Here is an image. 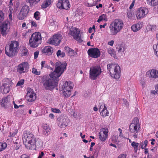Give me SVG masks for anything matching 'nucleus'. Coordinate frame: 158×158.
<instances>
[{
  "label": "nucleus",
  "mask_w": 158,
  "mask_h": 158,
  "mask_svg": "<svg viewBox=\"0 0 158 158\" xmlns=\"http://www.w3.org/2000/svg\"><path fill=\"white\" fill-rule=\"evenodd\" d=\"M67 64L58 61L55 64L54 71L48 75L43 76L41 81L44 86L46 90H51L58 85L59 77L66 69Z\"/></svg>",
  "instance_id": "1"
},
{
  "label": "nucleus",
  "mask_w": 158,
  "mask_h": 158,
  "mask_svg": "<svg viewBox=\"0 0 158 158\" xmlns=\"http://www.w3.org/2000/svg\"><path fill=\"white\" fill-rule=\"evenodd\" d=\"M22 139L23 143L27 149L35 150L36 148V142L37 141L34 135L28 131H24Z\"/></svg>",
  "instance_id": "2"
},
{
  "label": "nucleus",
  "mask_w": 158,
  "mask_h": 158,
  "mask_svg": "<svg viewBox=\"0 0 158 158\" xmlns=\"http://www.w3.org/2000/svg\"><path fill=\"white\" fill-rule=\"evenodd\" d=\"M124 26L123 21L120 19L113 20L109 26L111 35H115L123 29Z\"/></svg>",
  "instance_id": "3"
},
{
  "label": "nucleus",
  "mask_w": 158,
  "mask_h": 158,
  "mask_svg": "<svg viewBox=\"0 0 158 158\" xmlns=\"http://www.w3.org/2000/svg\"><path fill=\"white\" fill-rule=\"evenodd\" d=\"M19 48V43L16 41H11L9 46H6L5 48V53L8 56L12 57L17 54Z\"/></svg>",
  "instance_id": "4"
},
{
  "label": "nucleus",
  "mask_w": 158,
  "mask_h": 158,
  "mask_svg": "<svg viewBox=\"0 0 158 158\" xmlns=\"http://www.w3.org/2000/svg\"><path fill=\"white\" fill-rule=\"evenodd\" d=\"M42 37L41 33L36 32L31 35L29 40V44L32 48H36L41 44Z\"/></svg>",
  "instance_id": "5"
},
{
  "label": "nucleus",
  "mask_w": 158,
  "mask_h": 158,
  "mask_svg": "<svg viewBox=\"0 0 158 158\" xmlns=\"http://www.w3.org/2000/svg\"><path fill=\"white\" fill-rule=\"evenodd\" d=\"M107 69L111 77L116 79H118L120 77L121 69L120 66L117 64L111 63L107 65Z\"/></svg>",
  "instance_id": "6"
},
{
  "label": "nucleus",
  "mask_w": 158,
  "mask_h": 158,
  "mask_svg": "<svg viewBox=\"0 0 158 158\" xmlns=\"http://www.w3.org/2000/svg\"><path fill=\"white\" fill-rule=\"evenodd\" d=\"M140 128V124L138 118H134L129 126V129L130 132L134 133L133 137L135 139L137 138L138 133Z\"/></svg>",
  "instance_id": "7"
},
{
  "label": "nucleus",
  "mask_w": 158,
  "mask_h": 158,
  "mask_svg": "<svg viewBox=\"0 0 158 158\" xmlns=\"http://www.w3.org/2000/svg\"><path fill=\"white\" fill-rule=\"evenodd\" d=\"M73 83L70 81H66L62 87L63 95L65 98L70 96L71 91L74 87Z\"/></svg>",
  "instance_id": "8"
},
{
  "label": "nucleus",
  "mask_w": 158,
  "mask_h": 158,
  "mask_svg": "<svg viewBox=\"0 0 158 158\" xmlns=\"http://www.w3.org/2000/svg\"><path fill=\"white\" fill-rule=\"evenodd\" d=\"M101 73V69L99 66H93L90 68L89 77L92 80H95Z\"/></svg>",
  "instance_id": "9"
},
{
  "label": "nucleus",
  "mask_w": 158,
  "mask_h": 158,
  "mask_svg": "<svg viewBox=\"0 0 158 158\" xmlns=\"http://www.w3.org/2000/svg\"><path fill=\"white\" fill-rule=\"evenodd\" d=\"M29 6L27 5L23 6L19 13L18 18L19 20H22L27 16L29 11Z\"/></svg>",
  "instance_id": "10"
},
{
  "label": "nucleus",
  "mask_w": 158,
  "mask_h": 158,
  "mask_svg": "<svg viewBox=\"0 0 158 158\" xmlns=\"http://www.w3.org/2000/svg\"><path fill=\"white\" fill-rule=\"evenodd\" d=\"M29 68L28 62H24L18 65L17 68V72L20 74L26 73L28 71Z\"/></svg>",
  "instance_id": "11"
},
{
  "label": "nucleus",
  "mask_w": 158,
  "mask_h": 158,
  "mask_svg": "<svg viewBox=\"0 0 158 158\" xmlns=\"http://www.w3.org/2000/svg\"><path fill=\"white\" fill-rule=\"evenodd\" d=\"M12 82L8 79H6L4 81L2 86H1L2 93L3 94H7L9 92L10 89L12 85Z\"/></svg>",
  "instance_id": "12"
},
{
  "label": "nucleus",
  "mask_w": 158,
  "mask_h": 158,
  "mask_svg": "<svg viewBox=\"0 0 158 158\" xmlns=\"http://www.w3.org/2000/svg\"><path fill=\"white\" fill-rule=\"evenodd\" d=\"M57 7L60 9L68 10L70 7L69 0H58Z\"/></svg>",
  "instance_id": "13"
},
{
  "label": "nucleus",
  "mask_w": 158,
  "mask_h": 158,
  "mask_svg": "<svg viewBox=\"0 0 158 158\" xmlns=\"http://www.w3.org/2000/svg\"><path fill=\"white\" fill-rule=\"evenodd\" d=\"M27 93L26 96V100L29 102L34 101L36 99V94L33 90L30 88L27 89Z\"/></svg>",
  "instance_id": "14"
},
{
  "label": "nucleus",
  "mask_w": 158,
  "mask_h": 158,
  "mask_svg": "<svg viewBox=\"0 0 158 158\" xmlns=\"http://www.w3.org/2000/svg\"><path fill=\"white\" fill-rule=\"evenodd\" d=\"M148 12V9L145 7L139 8L136 11V16L137 19H139L144 18Z\"/></svg>",
  "instance_id": "15"
},
{
  "label": "nucleus",
  "mask_w": 158,
  "mask_h": 158,
  "mask_svg": "<svg viewBox=\"0 0 158 158\" xmlns=\"http://www.w3.org/2000/svg\"><path fill=\"white\" fill-rule=\"evenodd\" d=\"M62 39L61 35L60 34H56L53 35L49 40V43L55 46L58 45Z\"/></svg>",
  "instance_id": "16"
},
{
  "label": "nucleus",
  "mask_w": 158,
  "mask_h": 158,
  "mask_svg": "<svg viewBox=\"0 0 158 158\" xmlns=\"http://www.w3.org/2000/svg\"><path fill=\"white\" fill-rule=\"evenodd\" d=\"M89 56L93 58H97L100 56V51L98 48H89L87 51Z\"/></svg>",
  "instance_id": "17"
},
{
  "label": "nucleus",
  "mask_w": 158,
  "mask_h": 158,
  "mask_svg": "<svg viewBox=\"0 0 158 158\" xmlns=\"http://www.w3.org/2000/svg\"><path fill=\"white\" fill-rule=\"evenodd\" d=\"M58 124L60 127H65L68 124L69 119L65 116H61L57 118Z\"/></svg>",
  "instance_id": "18"
},
{
  "label": "nucleus",
  "mask_w": 158,
  "mask_h": 158,
  "mask_svg": "<svg viewBox=\"0 0 158 158\" xmlns=\"http://www.w3.org/2000/svg\"><path fill=\"white\" fill-rule=\"evenodd\" d=\"M70 31V34L76 40L78 41L79 42H81L82 40L81 39L80 31L78 29L75 28H71Z\"/></svg>",
  "instance_id": "19"
},
{
  "label": "nucleus",
  "mask_w": 158,
  "mask_h": 158,
  "mask_svg": "<svg viewBox=\"0 0 158 158\" xmlns=\"http://www.w3.org/2000/svg\"><path fill=\"white\" fill-rule=\"evenodd\" d=\"M9 24L10 23L8 21H5L0 26V31L3 36H6L7 34L9 29L8 26Z\"/></svg>",
  "instance_id": "20"
},
{
  "label": "nucleus",
  "mask_w": 158,
  "mask_h": 158,
  "mask_svg": "<svg viewBox=\"0 0 158 158\" xmlns=\"http://www.w3.org/2000/svg\"><path fill=\"white\" fill-rule=\"evenodd\" d=\"M108 135V131L107 129L102 128L100 131L99 135V138L102 141H104L107 138Z\"/></svg>",
  "instance_id": "21"
},
{
  "label": "nucleus",
  "mask_w": 158,
  "mask_h": 158,
  "mask_svg": "<svg viewBox=\"0 0 158 158\" xmlns=\"http://www.w3.org/2000/svg\"><path fill=\"white\" fill-rule=\"evenodd\" d=\"M42 50L43 53L48 56L51 55L53 52L52 48L50 46H46L42 48Z\"/></svg>",
  "instance_id": "22"
},
{
  "label": "nucleus",
  "mask_w": 158,
  "mask_h": 158,
  "mask_svg": "<svg viewBox=\"0 0 158 158\" xmlns=\"http://www.w3.org/2000/svg\"><path fill=\"white\" fill-rule=\"evenodd\" d=\"M40 0H26V2L31 7L37 6Z\"/></svg>",
  "instance_id": "23"
},
{
  "label": "nucleus",
  "mask_w": 158,
  "mask_h": 158,
  "mask_svg": "<svg viewBox=\"0 0 158 158\" xmlns=\"http://www.w3.org/2000/svg\"><path fill=\"white\" fill-rule=\"evenodd\" d=\"M143 23L139 22L136 24L133 25L131 27L132 30L134 32H136L139 30L142 27Z\"/></svg>",
  "instance_id": "24"
},
{
  "label": "nucleus",
  "mask_w": 158,
  "mask_h": 158,
  "mask_svg": "<svg viewBox=\"0 0 158 158\" xmlns=\"http://www.w3.org/2000/svg\"><path fill=\"white\" fill-rule=\"evenodd\" d=\"M64 49L67 52L68 55L70 57L73 56L77 54L76 52L68 46L65 47Z\"/></svg>",
  "instance_id": "25"
},
{
  "label": "nucleus",
  "mask_w": 158,
  "mask_h": 158,
  "mask_svg": "<svg viewBox=\"0 0 158 158\" xmlns=\"http://www.w3.org/2000/svg\"><path fill=\"white\" fill-rule=\"evenodd\" d=\"M9 98L8 97H6L3 98L1 102V105L2 107H6L7 105L10 104V101L9 99Z\"/></svg>",
  "instance_id": "26"
},
{
  "label": "nucleus",
  "mask_w": 158,
  "mask_h": 158,
  "mask_svg": "<svg viewBox=\"0 0 158 158\" xmlns=\"http://www.w3.org/2000/svg\"><path fill=\"white\" fill-rule=\"evenodd\" d=\"M150 73L151 78L156 79L158 78V70L152 69L150 71Z\"/></svg>",
  "instance_id": "27"
},
{
  "label": "nucleus",
  "mask_w": 158,
  "mask_h": 158,
  "mask_svg": "<svg viewBox=\"0 0 158 158\" xmlns=\"http://www.w3.org/2000/svg\"><path fill=\"white\" fill-rule=\"evenodd\" d=\"M53 0H44V2L41 5L42 8L45 9L48 7L53 2Z\"/></svg>",
  "instance_id": "28"
},
{
  "label": "nucleus",
  "mask_w": 158,
  "mask_h": 158,
  "mask_svg": "<svg viewBox=\"0 0 158 158\" xmlns=\"http://www.w3.org/2000/svg\"><path fill=\"white\" fill-rule=\"evenodd\" d=\"M148 4L152 6H155L158 5V0H147Z\"/></svg>",
  "instance_id": "29"
},
{
  "label": "nucleus",
  "mask_w": 158,
  "mask_h": 158,
  "mask_svg": "<svg viewBox=\"0 0 158 158\" xmlns=\"http://www.w3.org/2000/svg\"><path fill=\"white\" fill-rule=\"evenodd\" d=\"M43 132L44 134L45 135H48L50 132V129L48 127L47 125H45L43 126Z\"/></svg>",
  "instance_id": "30"
},
{
  "label": "nucleus",
  "mask_w": 158,
  "mask_h": 158,
  "mask_svg": "<svg viewBox=\"0 0 158 158\" xmlns=\"http://www.w3.org/2000/svg\"><path fill=\"white\" fill-rule=\"evenodd\" d=\"M101 115L103 117L108 116L109 114V112L107 110V108L102 110L100 112Z\"/></svg>",
  "instance_id": "31"
},
{
  "label": "nucleus",
  "mask_w": 158,
  "mask_h": 158,
  "mask_svg": "<svg viewBox=\"0 0 158 158\" xmlns=\"http://www.w3.org/2000/svg\"><path fill=\"white\" fill-rule=\"evenodd\" d=\"M107 51L108 53L110 54L111 56L114 58H115L116 57L115 51L113 49L109 48L108 49Z\"/></svg>",
  "instance_id": "32"
},
{
  "label": "nucleus",
  "mask_w": 158,
  "mask_h": 158,
  "mask_svg": "<svg viewBox=\"0 0 158 158\" xmlns=\"http://www.w3.org/2000/svg\"><path fill=\"white\" fill-rule=\"evenodd\" d=\"M131 145L134 148L135 151L136 152L138 150L139 143L134 141L131 143Z\"/></svg>",
  "instance_id": "33"
},
{
  "label": "nucleus",
  "mask_w": 158,
  "mask_h": 158,
  "mask_svg": "<svg viewBox=\"0 0 158 158\" xmlns=\"http://www.w3.org/2000/svg\"><path fill=\"white\" fill-rule=\"evenodd\" d=\"M7 146V144L6 143L0 142V152L5 149Z\"/></svg>",
  "instance_id": "34"
},
{
  "label": "nucleus",
  "mask_w": 158,
  "mask_h": 158,
  "mask_svg": "<svg viewBox=\"0 0 158 158\" xmlns=\"http://www.w3.org/2000/svg\"><path fill=\"white\" fill-rule=\"evenodd\" d=\"M56 55L58 57L63 58L65 56V55L64 52L61 51L60 50H59L56 52Z\"/></svg>",
  "instance_id": "35"
},
{
  "label": "nucleus",
  "mask_w": 158,
  "mask_h": 158,
  "mask_svg": "<svg viewBox=\"0 0 158 158\" xmlns=\"http://www.w3.org/2000/svg\"><path fill=\"white\" fill-rule=\"evenodd\" d=\"M147 29L148 31H154L156 29V26L155 25H148L147 27Z\"/></svg>",
  "instance_id": "36"
},
{
  "label": "nucleus",
  "mask_w": 158,
  "mask_h": 158,
  "mask_svg": "<svg viewBox=\"0 0 158 158\" xmlns=\"http://www.w3.org/2000/svg\"><path fill=\"white\" fill-rule=\"evenodd\" d=\"M106 107L105 106V104L103 102L99 103V110L100 112L102 111V110L106 108Z\"/></svg>",
  "instance_id": "37"
},
{
  "label": "nucleus",
  "mask_w": 158,
  "mask_h": 158,
  "mask_svg": "<svg viewBox=\"0 0 158 158\" xmlns=\"http://www.w3.org/2000/svg\"><path fill=\"white\" fill-rule=\"evenodd\" d=\"M153 47L155 54L158 56V43L154 45Z\"/></svg>",
  "instance_id": "38"
},
{
  "label": "nucleus",
  "mask_w": 158,
  "mask_h": 158,
  "mask_svg": "<svg viewBox=\"0 0 158 158\" xmlns=\"http://www.w3.org/2000/svg\"><path fill=\"white\" fill-rule=\"evenodd\" d=\"M116 49L118 50V51L119 52H123L125 50L124 48L121 45H118L116 47Z\"/></svg>",
  "instance_id": "39"
},
{
  "label": "nucleus",
  "mask_w": 158,
  "mask_h": 158,
  "mask_svg": "<svg viewBox=\"0 0 158 158\" xmlns=\"http://www.w3.org/2000/svg\"><path fill=\"white\" fill-rule=\"evenodd\" d=\"M41 69H42L44 68H49V66L46 63L45 61H42L41 62Z\"/></svg>",
  "instance_id": "40"
},
{
  "label": "nucleus",
  "mask_w": 158,
  "mask_h": 158,
  "mask_svg": "<svg viewBox=\"0 0 158 158\" xmlns=\"http://www.w3.org/2000/svg\"><path fill=\"white\" fill-rule=\"evenodd\" d=\"M22 56H26L27 55L28 53V49L25 47H24L22 50Z\"/></svg>",
  "instance_id": "41"
},
{
  "label": "nucleus",
  "mask_w": 158,
  "mask_h": 158,
  "mask_svg": "<svg viewBox=\"0 0 158 158\" xmlns=\"http://www.w3.org/2000/svg\"><path fill=\"white\" fill-rule=\"evenodd\" d=\"M148 143L147 140H145L144 142H142L140 143V145L141 146L142 149H144L147 147Z\"/></svg>",
  "instance_id": "42"
},
{
  "label": "nucleus",
  "mask_w": 158,
  "mask_h": 158,
  "mask_svg": "<svg viewBox=\"0 0 158 158\" xmlns=\"http://www.w3.org/2000/svg\"><path fill=\"white\" fill-rule=\"evenodd\" d=\"M40 13L38 11H36L35 12L34 14V17L37 20H39L40 18Z\"/></svg>",
  "instance_id": "43"
},
{
  "label": "nucleus",
  "mask_w": 158,
  "mask_h": 158,
  "mask_svg": "<svg viewBox=\"0 0 158 158\" xmlns=\"http://www.w3.org/2000/svg\"><path fill=\"white\" fill-rule=\"evenodd\" d=\"M32 72L34 74L39 75L40 74V71H38L37 69H35L34 68H33L32 69Z\"/></svg>",
  "instance_id": "44"
},
{
  "label": "nucleus",
  "mask_w": 158,
  "mask_h": 158,
  "mask_svg": "<svg viewBox=\"0 0 158 158\" xmlns=\"http://www.w3.org/2000/svg\"><path fill=\"white\" fill-rule=\"evenodd\" d=\"M106 15L105 14H102L99 17V19H98L97 22L98 23H100L101 21L102 20H104L106 21L105 19Z\"/></svg>",
  "instance_id": "45"
},
{
  "label": "nucleus",
  "mask_w": 158,
  "mask_h": 158,
  "mask_svg": "<svg viewBox=\"0 0 158 158\" xmlns=\"http://www.w3.org/2000/svg\"><path fill=\"white\" fill-rule=\"evenodd\" d=\"M127 15L128 18L131 19H133V17H134V15L132 13V12L131 11H130L127 12Z\"/></svg>",
  "instance_id": "46"
},
{
  "label": "nucleus",
  "mask_w": 158,
  "mask_h": 158,
  "mask_svg": "<svg viewBox=\"0 0 158 158\" xmlns=\"http://www.w3.org/2000/svg\"><path fill=\"white\" fill-rule=\"evenodd\" d=\"M4 19V14L2 11L0 10V23L3 21Z\"/></svg>",
  "instance_id": "47"
},
{
  "label": "nucleus",
  "mask_w": 158,
  "mask_h": 158,
  "mask_svg": "<svg viewBox=\"0 0 158 158\" xmlns=\"http://www.w3.org/2000/svg\"><path fill=\"white\" fill-rule=\"evenodd\" d=\"M17 133L18 130L17 129H15L14 132H10V135L9 136L10 137H14L17 134Z\"/></svg>",
  "instance_id": "48"
},
{
  "label": "nucleus",
  "mask_w": 158,
  "mask_h": 158,
  "mask_svg": "<svg viewBox=\"0 0 158 158\" xmlns=\"http://www.w3.org/2000/svg\"><path fill=\"white\" fill-rule=\"evenodd\" d=\"M24 80L22 79L19 81L17 84V86H19L24 84Z\"/></svg>",
  "instance_id": "49"
},
{
  "label": "nucleus",
  "mask_w": 158,
  "mask_h": 158,
  "mask_svg": "<svg viewBox=\"0 0 158 158\" xmlns=\"http://www.w3.org/2000/svg\"><path fill=\"white\" fill-rule=\"evenodd\" d=\"M51 110L54 113H59L60 112V110L58 109L53 108H51Z\"/></svg>",
  "instance_id": "50"
},
{
  "label": "nucleus",
  "mask_w": 158,
  "mask_h": 158,
  "mask_svg": "<svg viewBox=\"0 0 158 158\" xmlns=\"http://www.w3.org/2000/svg\"><path fill=\"white\" fill-rule=\"evenodd\" d=\"M31 27H37V25L36 23L34 21H31Z\"/></svg>",
  "instance_id": "51"
},
{
  "label": "nucleus",
  "mask_w": 158,
  "mask_h": 158,
  "mask_svg": "<svg viewBox=\"0 0 158 158\" xmlns=\"http://www.w3.org/2000/svg\"><path fill=\"white\" fill-rule=\"evenodd\" d=\"M57 23L55 21H53L50 23V25L52 26H53L54 27H56V26L57 25Z\"/></svg>",
  "instance_id": "52"
},
{
  "label": "nucleus",
  "mask_w": 158,
  "mask_h": 158,
  "mask_svg": "<svg viewBox=\"0 0 158 158\" xmlns=\"http://www.w3.org/2000/svg\"><path fill=\"white\" fill-rule=\"evenodd\" d=\"M20 158H30L29 156L26 154H23L20 157Z\"/></svg>",
  "instance_id": "53"
},
{
  "label": "nucleus",
  "mask_w": 158,
  "mask_h": 158,
  "mask_svg": "<svg viewBox=\"0 0 158 158\" xmlns=\"http://www.w3.org/2000/svg\"><path fill=\"white\" fill-rule=\"evenodd\" d=\"M39 52L38 51L35 52L34 53V58L35 59H36L38 56Z\"/></svg>",
  "instance_id": "54"
},
{
  "label": "nucleus",
  "mask_w": 158,
  "mask_h": 158,
  "mask_svg": "<svg viewBox=\"0 0 158 158\" xmlns=\"http://www.w3.org/2000/svg\"><path fill=\"white\" fill-rule=\"evenodd\" d=\"M31 31L30 30H28V31H26L24 32L22 34L23 36L25 37L27 35V34L29 33V32H30Z\"/></svg>",
  "instance_id": "55"
},
{
  "label": "nucleus",
  "mask_w": 158,
  "mask_h": 158,
  "mask_svg": "<svg viewBox=\"0 0 158 158\" xmlns=\"http://www.w3.org/2000/svg\"><path fill=\"white\" fill-rule=\"evenodd\" d=\"M127 155L125 154H121L118 157V158H126Z\"/></svg>",
  "instance_id": "56"
},
{
  "label": "nucleus",
  "mask_w": 158,
  "mask_h": 158,
  "mask_svg": "<svg viewBox=\"0 0 158 158\" xmlns=\"http://www.w3.org/2000/svg\"><path fill=\"white\" fill-rule=\"evenodd\" d=\"M44 154L43 152H41L38 158H42V157L44 156Z\"/></svg>",
  "instance_id": "57"
},
{
  "label": "nucleus",
  "mask_w": 158,
  "mask_h": 158,
  "mask_svg": "<svg viewBox=\"0 0 158 158\" xmlns=\"http://www.w3.org/2000/svg\"><path fill=\"white\" fill-rule=\"evenodd\" d=\"M114 40H111L109 42H108V45H109L110 46H113V44H114Z\"/></svg>",
  "instance_id": "58"
},
{
  "label": "nucleus",
  "mask_w": 158,
  "mask_h": 158,
  "mask_svg": "<svg viewBox=\"0 0 158 158\" xmlns=\"http://www.w3.org/2000/svg\"><path fill=\"white\" fill-rule=\"evenodd\" d=\"M123 102L124 104L126 105H128V102L126 99H123Z\"/></svg>",
  "instance_id": "59"
},
{
  "label": "nucleus",
  "mask_w": 158,
  "mask_h": 158,
  "mask_svg": "<svg viewBox=\"0 0 158 158\" xmlns=\"http://www.w3.org/2000/svg\"><path fill=\"white\" fill-rule=\"evenodd\" d=\"M106 24H107L106 23H105L103 25H100L99 26L100 28L101 29L102 28H104Z\"/></svg>",
  "instance_id": "60"
},
{
  "label": "nucleus",
  "mask_w": 158,
  "mask_h": 158,
  "mask_svg": "<svg viewBox=\"0 0 158 158\" xmlns=\"http://www.w3.org/2000/svg\"><path fill=\"white\" fill-rule=\"evenodd\" d=\"M49 117L52 119H53L54 118V115L53 114H50L49 115Z\"/></svg>",
  "instance_id": "61"
},
{
  "label": "nucleus",
  "mask_w": 158,
  "mask_h": 158,
  "mask_svg": "<svg viewBox=\"0 0 158 158\" xmlns=\"http://www.w3.org/2000/svg\"><path fill=\"white\" fill-rule=\"evenodd\" d=\"M13 0H10L9 3L10 4L9 5V7L10 8V10H11V5H12V1Z\"/></svg>",
  "instance_id": "62"
},
{
  "label": "nucleus",
  "mask_w": 158,
  "mask_h": 158,
  "mask_svg": "<svg viewBox=\"0 0 158 158\" xmlns=\"http://www.w3.org/2000/svg\"><path fill=\"white\" fill-rule=\"evenodd\" d=\"M144 153L145 154H148V156H149V153H148V149L147 148H145L144 149Z\"/></svg>",
  "instance_id": "63"
},
{
  "label": "nucleus",
  "mask_w": 158,
  "mask_h": 158,
  "mask_svg": "<svg viewBox=\"0 0 158 158\" xmlns=\"http://www.w3.org/2000/svg\"><path fill=\"white\" fill-rule=\"evenodd\" d=\"M134 2H132L130 6V7H129L130 9H132L134 6Z\"/></svg>",
  "instance_id": "64"
}]
</instances>
